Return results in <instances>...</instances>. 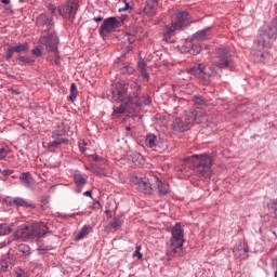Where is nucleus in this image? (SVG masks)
Wrapping results in <instances>:
<instances>
[{
    "label": "nucleus",
    "instance_id": "f257e3e1",
    "mask_svg": "<svg viewBox=\"0 0 277 277\" xmlns=\"http://www.w3.org/2000/svg\"><path fill=\"white\" fill-rule=\"evenodd\" d=\"M277 39V18H274L269 24H265L260 29L258 39L253 45L254 55L258 62L269 60V49L274 45Z\"/></svg>",
    "mask_w": 277,
    "mask_h": 277
},
{
    "label": "nucleus",
    "instance_id": "f03ea898",
    "mask_svg": "<svg viewBox=\"0 0 277 277\" xmlns=\"http://www.w3.org/2000/svg\"><path fill=\"white\" fill-rule=\"evenodd\" d=\"M186 163L193 167L194 172H196L198 176L211 179L213 174V170H211V166H213V154L203 153L193 155L186 158Z\"/></svg>",
    "mask_w": 277,
    "mask_h": 277
},
{
    "label": "nucleus",
    "instance_id": "7ed1b4c3",
    "mask_svg": "<svg viewBox=\"0 0 277 277\" xmlns=\"http://www.w3.org/2000/svg\"><path fill=\"white\" fill-rule=\"evenodd\" d=\"M170 233L171 237L167 242V256H181L185 243V229L181 223H176L170 228Z\"/></svg>",
    "mask_w": 277,
    "mask_h": 277
},
{
    "label": "nucleus",
    "instance_id": "20e7f679",
    "mask_svg": "<svg viewBox=\"0 0 277 277\" xmlns=\"http://www.w3.org/2000/svg\"><path fill=\"white\" fill-rule=\"evenodd\" d=\"M39 43L45 47L47 51L52 54L50 56L51 64L60 66V52H57V44H60V39L57 38V35L51 30L43 31L39 39Z\"/></svg>",
    "mask_w": 277,
    "mask_h": 277
},
{
    "label": "nucleus",
    "instance_id": "39448f33",
    "mask_svg": "<svg viewBox=\"0 0 277 277\" xmlns=\"http://www.w3.org/2000/svg\"><path fill=\"white\" fill-rule=\"evenodd\" d=\"M196 122L200 124L205 122V115L202 110H193L186 115L185 121L181 118H175L172 123V129L176 133H185V131H189V127Z\"/></svg>",
    "mask_w": 277,
    "mask_h": 277
},
{
    "label": "nucleus",
    "instance_id": "423d86ee",
    "mask_svg": "<svg viewBox=\"0 0 277 277\" xmlns=\"http://www.w3.org/2000/svg\"><path fill=\"white\" fill-rule=\"evenodd\" d=\"M189 25V13L187 11H181L176 14V17L172 21L171 26H167L164 29L166 40H170L174 35V31L183 29Z\"/></svg>",
    "mask_w": 277,
    "mask_h": 277
},
{
    "label": "nucleus",
    "instance_id": "0eeeda50",
    "mask_svg": "<svg viewBox=\"0 0 277 277\" xmlns=\"http://www.w3.org/2000/svg\"><path fill=\"white\" fill-rule=\"evenodd\" d=\"M214 66L220 70H224L226 68L233 70V68H235V63H233V55L228 49L220 48L216 51V60L214 61Z\"/></svg>",
    "mask_w": 277,
    "mask_h": 277
},
{
    "label": "nucleus",
    "instance_id": "6e6552de",
    "mask_svg": "<svg viewBox=\"0 0 277 277\" xmlns=\"http://www.w3.org/2000/svg\"><path fill=\"white\" fill-rule=\"evenodd\" d=\"M64 135H66V124L61 123L57 130L52 131V140L54 141L48 143V149L53 151L55 148H60L62 144H68V138Z\"/></svg>",
    "mask_w": 277,
    "mask_h": 277
},
{
    "label": "nucleus",
    "instance_id": "1a4fd4ad",
    "mask_svg": "<svg viewBox=\"0 0 277 277\" xmlns=\"http://www.w3.org/2000/svg\"><path fill=\"white\" fill-rule=\"evenodd\" d=\"M111 101L115 103H124V105H129L130 101L132 102L133 100L129 97V92L122 83H116L111 89Z\"/></svg>",
    "mask_w": 277,
    "mask_h": 277
},
{
    "label": "nucleus",
    "instance_id": "9d476101",
    "mask_svg": "<svg viewBox=\"0 0 277 277\" xmlns=\"http://www.w3.org/2000/svg\"><path fill=\"white\" fill-rule=\"evenodd\" d=\"M118 27H122V21L118 17H107L103 21L98 34L102 38H105L108 34H111Z\"/></svg>",
    "mask_w": 277,
    "mask_h": 277
},
{
    "label": "nucleus",
    "instance_id": "9b49d317",
    "mask_svg": "<svg viewBox=\"0 0 277 277\" xmlns=\"http://www.w3.org/2000/svg\"><path fill=\"white\" fill-rule=\"evenodd\" d=\"M79 10V4L75 0H67L66 3L61 6V16L67 18L68 21H75L77 12Z\"/></svg>",
    "mask_w": 277,
    "mask_h": 277
},
{
    "label": "nucleus",
    "instance_id": "f8f14e48",
    "mask_svg": "<svg viewBox=\"0 0 277 277\" xmlns=\"http://www.w3.org/2000/svg\"><path fill=\"white\" fill-rule=\"evenodd\" d=\"M130 183H132V185H136L137 189L145 194H150V192H153V185H150V180H148V177H140L133 174L130 177Z\"/></svg>",
    "mask_w": 277,
    "mask_h": 277
},
{
    "label": "nucleus",
    "instance_id": "ddd939ff",
    "mask_svg": "<svg viewBox=\"0 0 277 277\" xmlns=\"http://www.w3.org/2000/svg\"><path fill=\"white\" fill-rule=\"evenodd\" d=\"M32 232L34 227H31V224H23L15 230V239H22L23 241L34 239Z\"/></svg>",
    "mask_w": 277,
    "mask_h": 277
},
{
    "label": "nucleus",
    "instance_id": "4468645a",
    "mask_svg": "<svg viewBox=\"0 0 277 277\" xmlns=\"http://www.w3.org/2000/svg\"><path fill=\"white\" fill-rule=\"evenodd\" d=\"M74 181L76 183V194H81L83 186L88 184V174L76 171L74 173Z\"/></svg>",
    "mask_w": 277,
    "mask_h": 277
},
{
    "label": "nucleus",
    "instance_id": "2eb2a0df",
    "mask_svg": "<svg viewBox=\"0 0 277 277\" xmlns=\"http://www.w3.org/2000/svg\"><path fill=\"white\" fill-rule=\"evenodd\" d=\"M32 239H40L41 237H44L47 233H49V226L44 223H32Z\"/></svg>",
    "mask_w": 277,
    "mask_h": 277
},
{
    "label": "nucleus",
    "instance_id": "dca6fc26",
    "mask_svg": "<svg viewBox=\"0 0 277 277\" xmlns=\"http://www.w3.org/2000/svg\"><path fill=\"white\" fill-rule=\"evenodd\" d=\"M157 5H159V0H146L143 9L144 14L146 16H157Z\"/></svg>",
    "mask_w": 277,
    "mask_h": 277
},
{
    "label": "nucleus",
    "instance_id": "f3484780",
    "mask_svg": "<svg viewBox=\"0 0 277 277\" xmlns=\"http://www.w3.org/2000/svg\"><path fill=\"white\" fill-rule=\"evenodd\" d=\"M186 72L188 75L197 77V79H200V81H205V79H207L205 74V67L201 64L187 68Z\"/></svg>",
    "mask_w": 277,
    "mask_h": 277
},
{
    "label": "nucleus",
    "instance_id": "a211bd4d",
    "mask_svg": "<svg viewBox=\"0 0 277 277\" xmlns=\"http://www.w3.org/2000/svg\"><path fill=\"white\" fill-rule=\"evenodd\" d=\"M155 180L159 196H168L170 194V184L167 181H161L159 177H155Z\"/></svg>",
    "mask_w": 277,
    "mask_h": 277
},
{
    "label": "nucleus",
    "instance_id": "6ab92c4d",
    "mask_svg": "<svg viewBox=\"0 0 277 277\" xmlns=\"http://www.w3.org/2000/svg\"><path fill=\"white\" fill-rule=\"evenodd\" d=\"M19 181L27 189H31V187H34L35 180L30 172L21 173Z\"/></svg>",
    "mask_w": 277,
    "mask_h": 277
},
{
    "label": "nucleus",
    "instance_id": "aec40b11",
    "mask_svg": "<svg viewBox=\"0 0 277 277\" xmlns=\"http://www.w3.org/2000/svg\"><path fill=\"white\" fill-rule=\"evenodd\" d=\"M233 253L236 259H246V254H248V247L243 242H238L234 247Z\"/></svg>",
    "mask_w": 277,
    "mask_h": 277
},
{
    "label": "nucleus",
    "instance_id": "412c9836",
    "mask_svg": "<svg viewBox=\"0 0 277 277\" xmlns=\"http://www.w3.org/2000/svg\"><path fill=\"white\" fill-rule=\"evenodd\" d=\"M187 47L189 49L187 50V53H190V55H198L202 51V45H200V41L193 38L192 41L187 42Z\"/></svg>",
    "mask_w": 277,
    "mask_h": 277
},
{
    "label": "nucleus",
    "instance_id": "4be33fe9",
    "mask_svg": "<svg viewBox=\"0 0 277 277\" xmlns=\"http://www.w3.org/2000/svg\"><path fill=\"white\" fill-rule=\"evenodd\" d=\"M37 27H47L49 29L53 25V18L47 16V14H41L36 21Z\"/></svg>",
    "mask_w": 277,
    "mask_h": 277
},
{
    "label": "nucleus",
    "instance_id": "5701e85b",
    "mask_svg": "<svg viewBox=\"0 0 277 277\" xmlns=\"http://www.w3.org/2000/svg\"><path fill=\"white\" fill-rule=\"evenodd\" d=\"M211 36V29L210 28H205L203 30H199L195 34L194 39L203 42V40H209Z\"/></svg>",
    "mask_w": 277,
    "mask_h": 277
},
{
    "label": "nucleus",
    "instance_id": "b1692460",
    "mask_svg": "<svg viewBox=\"0 0 277 277\" xmlns=\"http://www.w3.org/2000/svg\"><path fill=\"white\" fill-rule=\"evenodd\" d=\"M137 68L143 79H145V81H148V79H150V76L148 75V72H146V62L144 61V58L138 60Z\"/></svg>",
    "mask_w": 277,
    "mask_h": 277
},
{
    "label": "nucleus",
    "instance_id": "393cba45",
    "mask_svg": "<svg viewBox=\"0 0 277 277\" xmlns=\"http://www.w3.org/2000/svg\"><path fill=\"white\" fill-rule=\"evenodd\" d=\"M90 230H92V226L84 225L81 230L76 235V241H81V239H85L88 235H90Z\"/></svg>",
    "mask_w": 277,
    "mask_h": 277
},
{
    "label": "nucleus",
    "instance_id": "a878e982",
    "mask_svg": "<svg viewBox=\"0 0 277 277\" xmlns=\"http://www.w3.org/2000/svg\"><path fill=\"white\" fill-rule=\"evenodd\" d=\"M145 144L147 148H155L157 146V135L149 133L146 135Z\"/></svg>",
    "mask_w": 277,
    "mask_h": 277
},
{
    "label": "nucleus",
    "instance_id": "bb28decb",
    "mask_svg": "<svg viewBox=\"0 0 277 277\" xmlns=\"http://www.w3.org/2000/svg\"><path fill=\"white\" fill-rule=\"evenodd\" d=\"M124 222L120 217H115L111 222L108 224V228L110 230H119V228H122V224Z\"/></svg>",
    "mask_w": 277,
    "mask_h": 277
},
{
    "label": "nucleus",
    "instance_id": "cd10ccee",
    "mask_svg": "<svg viewBox=\"0 0 277 277\" xmlns=\"http://www.w3.org/2000/svg\"><path fill=\"white\" fill-rule=\"evenodd\" d=\"M12 267V262H10V259H2L0 260V274H3L5 272H10Z\"/></svg>",
    "mask_w": 277,
    "mask_h": 277
},
{
    "label": "nucleus",
    "instance_id": "c85d7f7f",
    "mask_svg": "<svg viewBox=\"0 0 277 277\" xmlns=\"http://www.w3.org/2000/svg\"><path fill=\"white\" fill-rule=\"evenodd\" d=\"M131 88H134V91L132 92V95H129V98L132 100L130 101V103H135V100L133 98H137V96L142 94V87L138 85L137 83H133Z\"/></svg>",
    "mask_w": 277,
    "mask_h": 277
},
{
    "label": "nucleus",
    "instance_id": "c756f323",
    "mask_svg": "<svg viewBox=\"0 0 277 277\" xmlns=\"http://www.w3.org/2000/svg\"><path fill=\"white\" fill-rule=\"evenodd\" d=\"M15 53H27L29 51V43H17L13 45Z\"/></svg>",
    "mask_w": 277,
    "mask_h": 277
},
{
    "label": "nucleus",
    "instance_id": "7c9ffc66",
    "mask_svg": "<svg viewBox=\"0 0 277 277\" xmlns=\"http://www.w3.org/2000/svg\"><path fill=\"white\" fill-rule=\"evenodd\" d=\"M77 94H79V90H77V84L74 82L70 85V94L68 96V101H70V103H75V101H77Z\"/></svg>",
    "mask_w": 277,
    "mask_h": 277
},
{
    "label": "nucleus",
    "instance_id": "2f4dec72",
    "mask_svg": "<svg viewBox=\"0 0 277 277\" xmlns=\"http://www.w3.org/2000/svg\"><path fill=\"white\" fill-rule=\"evenodd\" d=\"M48 12L53 16H62V6H55V4L48 5Z\"/></svg>",
    "mask_w": 277,
    "mask_h": 277
},
{
    "label": "nucleus",
    "instance_id": "473e14b6",
    "mask_svg": "<svg viewBox=\"0 0 277 277\" xmlns=\"http://www.w3.org/2000/svg\"><path fill=\"white\" fill-rule=\"evenodd\" d=\"M14 203H15V207H24L25 209H28V207H31V203H29V201L21 197H15Z\"/></svg>",
    "mask_w": 277,
    "mask_h": 277
},
{
    "label": "nucleus",
    "instance_id": "72a5a7b5",
    "mask_svg": "<svg viewBox=\"0 0 277 277\" xmlns=\"http://www.w3.org/2000/svg\"><path fill=\"white\" fill-rule=\"evenodd\" d=\"M268 211L271 215H273L274 217H277V199H273L269 201Z\"/></svg>",
    "mask_w": 277,
    "mask_h": 277
},
{
    "label": "nucleus",
    "instance_id": "f704fd0d",
    "mask_svg": "<svg viewBox=\"0 0 277 277\" xmlns=\"http://www.w3.org/2000/svg\"><path fill=\"white\" fill-rule=\"evenodd\" d=\"M150 96H143L134 102L136 107H142V105H150Z\"/></svg>",
    "mask_w": 277,
    "mask_h": 277
},
{
    "label": "nucleus",
    "instance_id": "c9c22d12",
    "mask_svg": "<svg viewBox=\"0 0 277 277\" xmlns=\"http://www.w3.org/2000/svg\"><path fill=\"white\" fill-rule=\"evenodd\" d=\"M18 252H22L25 256H29L31 254V248H29V245L22 243L18 246Z\"/></svg>",
    "mask_w": 277,
    "mask_h": 277
},
{
    "label": "nucleus",
    "instance_id": "e433bc0d",
    "mask_svg": "<svg viewBox=\"0 0 277 277\" xmlns=\"http://www.w3.org/2000/svg\"><path fill=\"white\" fill-rule=\"evenodd\" d=\"M91 172L96 176H109V172H106L103 168H91Z\"/></svg>",
    "mask_w": 277,
    "mask_h": 277
},
{
    "label": "nucleus",
    "instance_id": "4c0bfd02",
    "mask_svg": "<svg viewBox=\"0 0 277 277\" xmlns=\"http://www.w3.org/2000/svg\"><path fill=\"white\" fill-rule=\"evenodd\" d=\"M18 62H21L23 66H29V64H34L36 61L29 56H19Z\"/></svg>",
    "mask_w": 277,
    "mask_h": 277
},
{
    "label": "nucleus",
    "instance_id": "58836bf2",
    "mask_svg": "<svg viewBox=\"0 0 277 277\" xmlns=\"http://www.w3.org/2000/svg\"><path fill=\"white\" fill-rule=\"evenodd\" d=\"M127 111V104H121L119 107H114L113 116H120Z\"/></svg>",
    "mask_w": 277,
    "mask_h": 277
},
{
    "label": "nucleus",
    "instance_id": "ea45409f",
    "mask_svg": "<svg viewBox=\"0 0 277 277\" xmlns=\"http://www.w3.org/2000/svg\"><path fill=\"white\" fill-rule=\"evenodd\" d=\"M12 233V228L8 226V224H0V237H3L4 235H10Z\"/></svg>",
    "mask_w": 277,
    "mask_h": 277
},
{
    "label": "nucleus",
    "instance_id": "a19ab883",
    "mask_svg": "<svg viewBox=\"0 0 277 277\" xmlns=\"http://www.w3.org/2000/svg\"><path fill=\"white\" fill-rule=\"evenodd\" d=\"M14 53H16L15 50H14V47L13 45H9L6 48V50H5V60H6V62L11 61V58L14 55Z\"/></svg>",
    "mask_w": 277,
    "mask_h": 277
},
{
    "label": "nucleus",
    "instance_id": "79ce46f5",
    "mask_svg": "<svg viewBox=\"0 0 277 277\" xmlns=\"http://www.w3.org/2000/svg\"><path fill=\"white\" fill-rule=\"evenodd\" d=\"M91 158L93 159V161H96V163H100V166H105L107 163V159H105L98 155H93V156H91Z\"/></svg>",
    "mask_w": 277,
    "mask_h": 277
},
{
    "label": "nucleus",
    "instance_id": "37998d69",
    "mask_svg": "<svg viewBox=\"0 0 277 277\" xmlns=\"http://www.w3.org/2000/svg\"><path fill=\"white\" fill-rule=\"evenodd\" d=\"M135 69H133V67H131V65H127L124 67H122L121 72H123V75H133Z\"/></svg>",
    "mask_w": 277,
    "mask_h": 277
},
{
    "label": "nucleus",
    "instance_id": "c03bdc74",
    "mask_svg": "<svg viewBox=\"0 0 277 277\" xmlns=\"http://www.w3.org/2000/svg\"><path fill=\"white\" fill-rule=\"evenodd\" d=\"M193 102L195 103V105H205V98H202V96L199 95H195L193 97Z\"/></svg>",
    "mask_w": 277,
    "mask_h": 277
},
{
    "label": "nucleus",
    "instance_id": "a18cd8bd",
    "mask_svg": "<svg viewBox=\"0 0 277 277\" xmlns=\"http://www.w3.org/2000/svg\"><path fill=\"white\" fill-rule=\"evenodd\" d=\"M14 201H15V197L14 198L13 197H6L4 199V202H5V205H8V207H15Z\"/></svg>",
    "mask_w": 277,
    "mask_h": 277
},
{
    "label": "nucleus",
    "instance_id": "49530a36",
    "mask_svg": "<svg viewBox=\"0 0 277 277\" xmlns=\"http://www.w3.org/2000/svg\"><path fill=\"white\" fill-rule=\"evenodd\" d=\"M15 276H17V277H29V275H27V273L25 271L21 269V268H17L15 271Z\"/></svg>",
    "mask_w": 277,
    "mask_h": 277
},
{
    "label": "nucleus",
    "instance_id": "de8ad7c7",
    "mask_svg": "<svg viewBox=\"0 0 277 277\" xmlns=\"http://www.w3.org/2000/svg\"><path fill=\"white\" fill-rule=\"evenodd\" d=\"M31 54L35 57H40V55H42V50H40V48H35V49H32Z\"/></svg>",
    "mask_w": 277,
    "mask_h": 277
},
{
    "label": "nucleus",
    "instance_id": "09e8293b",
    "mask_svg": "<svg viewBox=\"0 0 277 277\" xmlns=\"http://www.w3.org/2000/svg\"><path fill=\"white\" fill-rule=\"evenodd\" d=\"M8 157V149L5 147L0 148V160L5 159Z\"/></svg>",
    "mask_w": 277,
    "mask_h": 277
},
{
    "label": "nucleus",
    "instance_id": "8fccbe9b",
    "mask_svg": "<svg viewBox=\"0 0 277 277\" xmlns=\"http://www.w3.org/2000/svg\"><path fill=\"white\" fill-rule=\"evenodd\" d=\"M1 174H3V176H10V174H14V170L5 169L1 172Z\"/></svg>",
    "mask_w": 277,
    "mask_h": 277
},
{
    "label": "nucleus",
    "instance_id": "3c124183",
    "mask_svg": "<svg viewBox=\"0 0 277 277\" xmlns=\"http://www.w3.org/2000/svg\"><path fill=\"white\" fill-rule=\"evenodd\" d=\"M79 148L81 153H85V141L83 140L79 141Z\"/></svg>",
    "mask_w": 277,
    "mask_h": 277
},
{
    "label": "nucleus",
    "instance_id": "603ef678",
    "mask_svg": "<svg viewBox=\"0 0 277 277\" xmlns=\"http://www.w3.org/2000/svg\"><path fill=\"white\" fill-rule=\"evenodd\" d=\"M141 247H136V250L133 253V256H137V259H142V252H140Z\"/></svg>",
    "mask_w": 277,
    "mask_h": 277
},
{
    "label": "nucleus",
    "instance_id": "864d4df0",
    "mask_svg": "<svg viewBox=\"0 0 277 277\" xmlns=\"http://www.w3.org/2000/svg\"><path fill=\"white\" fill-rule=\"evenodd\" d=\"M272 267H273V269H277V258H274L273 260H272Z\"/></svg>",
    "mask_w": 277,
    "mask_h": 277
},
{
    "label": "nucleus",
    "instance_id": "5fc2aeb1",
    "mask_svg": "<svg viewBox=\"0 0 277 277\" xmlns=\"http://www.w3.org/2000/svg\"><path fill=\"white\" fill-rule=\"evenodd\" d=\"M129 8H131V5L129 3H126V6L122 9H119V12H127V10H129Z\"/></svg>",
    "mask_w": 277,
    "mask_h": 277
},
{
    "label": "nucleus",
    "instance_id": "6e6d98bb",
    "mask_svg": "<svg viewBox=\"0 0 277 277\" xmlns=\"http://www.w3.org/2000/svg\"><path fill=\"white\" fill-rule=\"evenodd\" d=\"M93 21H94L95 23H101V21H103V16L94 17Z\"/></svg>",
    "mask_w": 277,
    "mask_h": 277
},
{
    "label": "nucleus",
    "instance_id": "4d7b16f0",
    "mask_svg": "<svg viewBox=\"0 0 277 277\" xmlns=\"http://www.w3.org/2000/svg\"><path fill=\"white\" fill-rule=\"evenodd\" d=\"M83 196H88L89 198H92V192L87 190V192L83 193Z\"/></svg>",
    "mask_w": 277,
    "mask_h": 277
},
{
    "label": "nucleus",
    "instance_id": "13d9d810",
    "mask_svg": "<svg viewBox=\"0 0 277 277\" xmlns=\"http://www.w3.org/2000/svg\"><path fill=\"white\" fill-rule=\"evenodd\" d=\"M1 3H4L5 5H9L10 0H1Z\"/></svg>",
    "mask_w": 277,
    "mask_h": 277
},
{
    "label": "nucleus",
    "instance_id": "bf43d9fd",
    "mask_svg": "<svg viewBox=\"0 0 277 277\" xmlns=\"http://www.w3.org/2000/svg\"><path fill=\"white\" fill-rule=\"evenodd\" d=\"M275 277H277V268H276V271H275Z\"/></svg>",
    "mask_w": 277,
    "mask_h": 277
},
{
    "label": "nucleus",
    "instance_id": "052dcab7",
    "mask_svg": "<svg viewBox=\"0 0 277 277\" xmlns=\"http://www.w3.org/2000/svg\"><path fill=\"white\" fill-rule=\"evenodd\" d=\"M128 129V131H131V128H127Z\"/></svg>",
    "mask_w": 277,
    "mask_h": 277
},
{
    "label": "nucleus",
    "instance_id": "680f3d73",
    "mask_svg": "<svg viewBox=\"0 0 277 277\" xmlns=\"http://www.w3.org/2000/svg\"><path fill=\"white\" fill-rule=\"evenodd\" d=\"M136 157H140V154H136Z\"/></svg>",
    "mask_w": 277,
    "mask_h": 277
},
{
    "label": "nucleus",
    "instance_id": "e2e57ef3",
    "mask_svg": "<svg viewBox=\"0 0 277 277\" xmlns=\"http://www.w3.org/2000/svg\"><path fill=\"white\" fill-rule=\"evenodd\" d=\"M2 170L0 169V174H1Z\"/></svg>",
    "mask_w": 277,
    "mask_h": 277
}]
</instances>
